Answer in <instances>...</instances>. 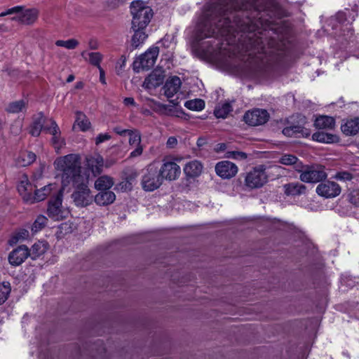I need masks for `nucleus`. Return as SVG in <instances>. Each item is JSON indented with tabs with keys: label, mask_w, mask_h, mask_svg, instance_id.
<instances>
[{
	"label": "nucleus",
	"mask_w": 359,
	"mask_h": 359,
	"mask_svg": "<svg viewBox=\"0 0 359 359\" xmlns=\"http://www.w3.org/2000/svg\"><path fill=\"white\" fill-rule=\"evenodd\" d=\"M254 0H214L201 17L196 27V39L206 38L235 36L238 32H248L245 41V51L252 58L263 62L267 54L273 50V41L264 39L262 33H252L249 27L251 20L245 15L243 10L250 7Z\"/></svg>",
	"instance_id": "f257e3e1"
},
{
	"label": "nucleus",
	"mask_w": 359,
	"mask_h": 359,
	"mask_svg": "<svg viewBox=\"0 0 359 359\" xmlns=\"http://www.w3.org/2000/svg\"><path fill=\"white\" fill-rule=\"evenodd\" d=\"M55 166L57 170L62 172V184L80 182L83 177L81 175V162L78 155L68 154L55 160Z\"/></svg>",
	"instance_id": "f03ea898"
},
{
	"label": "nucleus",
	"mask_w": 359,
	"mask_h": 359,
	"mask_svg": "<svg viewBox=\"0 0 359 359\" xmlns=\"http://www.w3.org/2000/svg\"><path fill=\"white\" fill-rule=\"evenodd\" d=\"M130 13L133 15L132 29H146L153 17L152 9L140 0L131 3Z\"/></svg>",
	"instance_id": "7ed1b4c3"
},
{
	"label": "nucleus",
	"mask_w": 359,
	"mask_h": 359,
	"mask_svg": "<svg viewBox=\"0 0 359 359\" xmlns=\"http://www.w3.org/2000/svg\"><path fill=\"white\" fill-rule=\"evenodd\" d=\"M297 171L300 173V180L305 183H318L327 177L325 166L320 164L299 165Z\"/></svg>",
	"instance_id": "20e7f679"
},
{
	"label": "nucleus",
	"mask_w": 359,
	"mask_h": 359,
	"mask_svg": "<svg viewBox=\"0 0 359 359\" xmlns=\"http://www.w3.org/2000/svg\"><path fill=\"white\" fill-rule=\"evenodd\" d=\"M12 14H17L16 16L11 18L13 21H17L22 25H31L36 21L39 12L36 8L25 9L22 6H17L1 13L0 17Z\"/></svg>",
	"instance_id": "39448f33"
},
{
	"label": "nucleus",
	"mask_w": 359,
	"mask_h": 359,
	"mask_svg": "<svg viewBox=\"0 0 359 359\" xmlns=\"http://www.w3.org/2000/svg\"><path fill=\"white\" fill-rule=\"evenodd\" d=\"M163 182L160 171L154 164H149L144 170L142 178V186L144 191H152L157 189Z\"/></svg>",
	"instance_id": "423d86ee"
},
{
	"label": "nucleus",
	"mask_w": 359,
	"mask_h": 359,
	"mask_svg": "<svg viewBox=\"0 0 359 359\" xmlns=\"http://www.w3.org/2000/svg\"><path fill=\"white\" fill-rule=\"evenodd\" d=\"M268 181L266 168L259 165L247 172L245 177V185L250 189H258L263 187Z\"/></svg>",
	"instance_id": "0eeeda50"
},
{
	"label": "nucleus",
	"mask_w": 359,
	"mask_h": 359,
	"mask_svg": "<svg viewBox=\"0 0 359 359\" xmlns=\"http://www.w3.org/2000/svg\"><path fill=\"white\" fill-rule=\"evenodd\" d=\"M159 53V48L152 46L144 53L140 55L133 62V69L139 72L140 70H149L156 63Z\"/></svg>",
	"instance_id": "6e6552de"
},
{
	"label": "nucleus",
	"mask_w": 359,
	"mask_h": 359,
	"mask_svg": "<svg viewBox=\"0 0 359 359\" xmlns=\"http://www.w3.org/2000/svg\"><path fill=\"white\" fill-rule=\"evenodd\" d=\"M85 181L84 178H83L80 182L73 184L76 190L72 194V198L77 206H87L93 200V196L90 195V189Z\"/></svg>",
	"instance_id": "1a4fd4ad"
},
{
	"label": "nucleus",
	"mask_w": 359,
	"mask_h": 359,
	"mask_svg": "<svg viewBox=\"0 0 359 359\" xmlns=\"http://www.w3.org/2000/svg\"><path fill=\"white\" fill-rule=\"evenodd\" d=\"M62 189H60L57 195L49 201L47 210L48 216L54 220H60L65 217V211L62 208Z\"/></svg>",
	"instance_id": "9d476101"
},
{
	"label": "nucleus",
	"mask_w": 359,
	"mask_h": 359,
	"mask_svg": "<svg viewBox=\"0 0 359 359\" xmlns=\"http://www.w3.org/2000/svg\"><path fill=\"white\" fill-rule=\"evenodd\" d=\"M316 191L320 196L331 198L338 196L341 194V189L337 182L326 180L317 186Z\"/></svg>",
	"instance_id": "9b49d317"
},
{
	"label": "nucleus",
	"mask_w": 359,
	"mask_h": 359,
	"mask_svg": "<svg viewBox=\"0 0 359 359\" xmlns=\"http://www.w3.org/2000/svg\"><path fill=\"white\" fill-rule=\"evenodd\" d=\"M269 114L265 109H255L247 111L243 116L244 121L249 126L263 125L269 120Z\"/></svg>",
	"instance_id": "f8f14e48"
},
{
	"label": "nucleus",
	"mask_w": 359,
	"mask_h": 359,
	"mask_svg": "<svg viewBox=\"0 0 359 359\" xmlns=\"http://www.w3.org/2000/svg\"><path fill=\"white\" fill-rule=\"evenodd\" d=\"M163 180L174 181L179 178L181 174V169L174 161H163L161 168H158Z\"/></svg>",
	"instance_id": "ddd939ff"
},
{
	"label": "nucleus",
	"mask_w": 359,
	"mask_h": 359,
	"mask_svg": "<svg viewBox=\"0 0 359 359\" xmlns=\"http://www.w3.org/2000/svg\"><path fill=\"white\" fill-rule=\"evenodd\" d=\"M50 126H45L44 130L52 135L51 142L57 153L65 145V140L61 137L60 130L53 119H50Z\"/></svg>",
	"instance_id": "4468645a"
},
{
	"label": "nucleus",
	"mask_w": 359,
	"mask_h": 359,
	"mask_svg": "<svg viewBox=\"0 0 359 359\" xmlns=\"http://www.w3.org/2000/svg\"><path fill=\"white\" fill-rule=\"evenodd\" d=\"M215 168L217 175L222 179L233 177L238 170L237 165L229 161L218 162Z\"/></svg>",
	"instance_id": "2eb2a0df"
},
{
	"label": "nucleus",
	"mask_w": 359,
	"mask_h": 359,
	"mask_svg": "<svg viewBox=\"0 0 359 359\" xmlns=\"http://www.w3.org/2000/svg\"><path fill=\"white\" fill-rule=\"evenodd\" d=\"M29 255L30 252L28 248L22 245L9 253L8 262L12 266H19L25 261Z\"/></svg>",
	"instance_id": "dca6fc26"
},
{
	"label": "nucleus",
	"mask_w": 359,
	"mask_h": 359,
	"mask_svg": "<svg viewBox=\"0 0 359 359\" xmlns=\"http://www.w3.org/2000/svg\"><path fill=\"white\" fill-rule=\"evenodd\" d=\"M182 85L178 76H172L167 80L163 87L164 94L168 98L173 97L180 90Z\"/></svg>",
	"instance_id": "f3484780"
},
{
	"label": "nucleus",
	"mask_w": 359,
	"mask_h": 359,
	"mask_svg": "<svg viewBox=\"0 0 359 359\" xmlns=\"http://www.w3.org/2000/svg\"><path fill=\"white\" fill-rule=\"evenodd\" d=\"M203 168V166L201 161L194 160L185 165L184 172L188 177H196L201 174Z\"/></svg>",
	"instance_id": "a211bd4d"
},
{
	"label": "nucleus",
	"mask_w": 359,
	"mask_h": 359,
	"mask_svg": "<svg viewBox=\"0 0 359 359\" xmlns=\"http://www.w3.org/2000/svg\"><path fill=\"white\" fill-rule=\"evenodd\" d=\"M45 117L42 112L38 113L33 118V122L30 126L29 133L34 137H38L42 129L44 130L43 124Z\"/></svg>",
	"instance_id": "6ab92c4d"
},
{
	"label": "nucleus",
	"mask_w": 359,
	"mask_h": 359,
	"mask_svg": "<svg viewBox=\"0 0 359 359\" xmlns=\"http://www.w3.org/2000/svg\"><path fill=\"white\" fill-rule=\"evenodd\" d=\"M314 126L319 130H332L335 127V120L329 116H320L314 122Z\"/></svg>",
	"instance_id": "aec40b11"
},
{
	"label": "nucleus",
	"mask_w": 359,
	"mask_h": 359,
	"mask_svg": "<svg viewBox=\"0 0 359 359\" xmlns=\"http://www.w3.org/2000/svg\"><path fill=\"white\" fill-rule=\"evenodd\" d=\"M18 190L23 200L25 202L30 203L33 187L26 177L20 181V184L18 185Z\"/></svg>",
	"instance_id": "412c9836"
},
{
	"label": "nucleus",
	"mask_w": 359,
	"mask_h": 359,
	"mask_svg": "<svg viewBox=\"0 0 359 359\" xmlns=\"http://www.w3.org/2000/svg\"><path fill=\"white\" fill-rule=\"evenodd\" d=\"M116 199L115 194L111 191H100L95 196V202L99 205H108Z\"/></svg>",
	"instance_id": "4be33fe9"
},
{
	"label": "nucleus",
	"mask_w": 359,
	"mask_h": 359,
	"mask_svg": "<svg viewBox=\"0 0 359 359\" xmlns=\"http://www.w3.org/2000/svg\"><path fill=\"white\" fill-rule=\"evenodd\" d=\"M285 194L287 196H297L304 194L306 187L299 182H291L283 186Z\"/></svg>",
	"instance_id": "5701e85b"
},
{
	"label": "nucleus",
	"mask_w": 359,
	"mask_h": 359,
	"mask_svg": "<svg viewBox=\"0 0 359 359\" xmlns=\"http://www.w3.org/2000/svg\"><path fill=\"white\" fill-rule=\"evenodd\" d=\"M123 175L125 182H122L120 184L121 189L130 190L132 189V184L137 178L138 173L134 168H126L123 170Z\"/></svg>",
	"instance_id": "b1692460"
},
{
	"label": "nucleus",
	"mask_w": 359,
	"mask_h": 359,
	"mask_svg": "<svg viewBox=\"0 0 359 359\" xmlns=\"http://www.w3.org/2000/svg\"><path fill=\"white\" fill-rule=\"evenodd\" d=\"M55 184H49L46 186L41 187L39 189L34 191V194L32 196L30 203L39 202L43 201L52 191L53 188H55Z\"/></svg>",
	"instance_id": "393cba45"
},
{
	"label": "nucleus",
	"mask_w": 359,
	"mask_h": 359,
	"mask_svg": "<svg viewBox=\"0 0 359 359\" xmlns=\"http://www.w3.org/2000/svg\"><path fill=\"white\" fill-rule=\"evenodd\" d=\"M312 139L314 141L326 144L335 143L339 141L338 136L320 130L312 135Z\"/></svg>",
	"instance_id": "a878e982"
},
{
	"label": "nucleus",
	"mask_w": 359,
	"mask_h": 359,
	"mask_svg": "<svg viewBox=\"0 0 359 359\" xmlns=\"http://www.w3.org/2000/svg\"><path fill=\"white\" fill-rule=\"evenodd\" d=\"M28 102L25 100H20L11 102L6 107V111L10 114L25 112L27 109Z\"/></svg>",
	"instance_id": "bb28decb"
},
{
	"label": "nucleus",
	"mask_w": 359,
	"mask_h": 359,
	"mask_svg": "<svg viewBox=\"0 0 359 359\" xmlns=\"http://www.w3.org/2000/svg\"><path fill=\"white\" fill-rule=\"evenodd\" d=\"M146 29H133L134 34L131 39V46L137 48L144 43L148 35L145 32Z\"/></svg>",
	"instance_id": "cd10ccee"
},
{
	"label": "nucleus",
	"mask_w": 359,
	"mask_h": 359,
	"mask_svg": "<svg viewBox=\"0 0 359 359\" xmlns=\"http://www.w3.org/2000/svg\"><path fill=\"white\" fill-rule=\"evenodd\" d=\"M342 132L346 135H354L359 132V119L355 118L341 126Z\"/></svg>",
	"instance_id": "c85d7f7f"
},
{
	"label": "nucleus",
	"mask_w": 359,
	"mask_h": 359,
	"mask_svg": "<svg viewBox=\"0 0 359 359\" xmlns=\"http://www.w3.org/2000/svg\"><path fill=\"white\" fill-rule=\"evenodd\" d=\"M103 164V158L100 155H96L88 159V165L94 175L101 173Z\"/></svg>",
	"instance_id": "c756f323"
},
{
	"label": "nucleus",
	"mask_w": 359,
	"mask_h": 359,
	"mask_svg": "<svg viewBox=\"0 0 359 359\" xmlns=\"http://www.w3.org/2000/svg\"><path fill=\"white\" fill-rule=\"evenodd\" d=\"M114 184V182L112 177L103 175L96 180L95 187L99 191H109Z\"/></svg>",
	"instance_id": "7c9ffc66"
},
{
	"label": "nucleus",
	"mask_w": 359,
	"mask_h": 359,
	"mask_svg": "<svg viewBox=\"0 0 359 359\" xmlns=\"http://www.w3.org/2000/svg\"><path fill=\"white\" fill-rule=\"evenodd\" d=\"M36 160V155L28 151H25L20 153L19 156L17 158V163L20 166H27L32 163Z\"/></svg>",
	"instance_id": "2f4dec72"
},
{
	"label": "nucleus",
	"mask_w": 359,
	"mask_h": 359,
	"mask_svg": "<svg viewBox=\"0 0 359 359\" xmlns=\"http://www.w3.org/2000/svg\"><path fill=\"white\" fill-rule=\"evenodd\" d=\"M48 249V245L44 241H38L35 243L29 250L30 255L32 259H36L40 255L44 254Z\"/></svg>",
	"instance_id": "473e14b6"
},
{
	"label": "nucleus",
	"mask_w": 359,
	"mask_h": 359,
	"mask_svg": "<svg viewBox=\"0 0 359 359\" xmlns=\"http://www.w3.org/2000/svg\"><path fill=\"white\" fill-rule=\"evenodd\" d=\"M29 236V231L25 229L16 230L11 236L8 243L11 245H15L20 241L27 239Z\"/></svg>",
	"instance_id": "72a5a7b5"
},
{
	"label": "nucleus",
	"mask_w": 359,
	"mask_h": 359,
	"mask_svg": "<svg viewBox=\"0 0 359 359\" xmlns=\"http://www.w3.org/2000/svg\"><path fill=\"white\" fill-rule=\"evenodd\" d=\"M82 57H83L86 60H88V62L97 68L100 66V62L102 60V55L98 52H91L87 53L86 51H83L81 53Z\"/></svg>",
	"instance_id": "f704fd0d"
},
{
	"label": "nucleus",
	"mask_w": 359,
	"mask_h": 359,
	"mask_svg": "<svg viewBox=\"0 0 359 359\" xmlns=\"http://www.w3.org/2000/svg\"><path fill=\"white\" fill-rule=\"evenodd\" d=\"M278 162L285 165H293L294 168L297 171V166L302 165V163L298 159V158L292 154H285L281 156L279 158Z\"/></svg>",
	"instance_id": "c9c22d12"
},
{
	"label": "nucleus",
	"mask_w": 359,
	"mask_h": 359,
	"mask_svg": "<svg viewBox=\"0 0 359 359\" xmlns=\"http://www.w3.org/2000/svg\"><path fill=\"white\" fill-rule=\"evenodd\" d=\"M232 107L229 102H225L221 106H218L215 109V115L217 118H224L232 111Z\"/></svg>",
	"instance_id": "e433bc0d"
},
{
	"label": "nucleus",
	"mask_w": 359,
	"mask_h": 359,
	"mask_svg": "<svg viewBox=\"0 0 359 359\" xmlns=\"http://www.w3.org/2000/svg\"><path fill=\"white\" fill-rule=\"evenodd\" d=\"M76 123L83 131L87 130L90 125L86 115L80 111L76 112Z\"/></svg>",
	"instance_id": "4c0bfd02"
},
{
	"label": "nucleus",
	"mask_w": 359,
	"mask_h": 359,
	"mask_svg": "<svg viewBox=\"0 0 359 359\" xmlns=\"http://www.w3.org/2000/svg\"><path fill=\"white\" fill-rule=\"evenodd\" d=\"M184 107L190 110L199 111L205 107V102L201 99L188 100L184 103Z\"/></svg>",
	"instance_id": "58836bf2"
},
{
	"label": "nucleus",
	"mask_w": 359,
	"mask_h": 359,
	"mask_svg": "<svg viewBox=\"0 0 359 359\" xmlns=\"http://www.w3.org/2000/svg\"><path fill=\"white\" fill-rule=\"evenodd\" d=\"M48 219L43 215H39L32 226V231L36 233L43 229L47 224Z\"/></svg>",
	"instance_id": "ea45409f"
},
{
	"label": "nucleus",
	"mask_w": 359,
	"mask_h": 359,
	"mask_svg": "<svg viewBox=\"0 0 359 359\" xmlns=\"http://www.w3.org/2000/svg\"><path fill=\"white\" fill-rule=\"evenodd\" d=\"M11 290L9 283L4 282L0 284V305L3 304L8 299Z\"/></svg>",
	"instance_id": "a19ab883"
},
{
	"label": "nucleus",
	"mask_w": 359,
	"mask_h": 359,
	"mask_svg": "<svg viewBox=\"0 0 359 359\" xmlns=\"http://www.w3.org/2000/svg\"><path fill=\"white\" fill-rule=\"evenodd\" d=\"M127 135L129 136L130 146H138L141 143V133L137 130H129Z\"/></svg>",
	"instance_id": "79ce46f5"
},
{
	"label": "nucleus",
	"mask_w": 359,
	"mask_h": 359,
	"mask_svg": "<svg viewBox=\"0 0 359 359\" xmlns=\"http://www.w3.org/2000/svg\"><path fill=\"white\" fill-rule=\"evenodd\" d=\"M55 45L60 47H65L67 49H74L78 45L79 41L76 39H71L67 41L57 40L55 42Z\"/></svg>",
	"instance_id": "37998d69"
},
{
	"label": "nucleus",
	"mask_w": 359,
	"mask_h": 359,
	"mask_svg": "<svg viewBox=\"0 0 359 359\" xmlns=\"http://www.w3.org/2000/svg\"><path fill=\"white\" fill-rule=\"evenodd\" d=\"M302 128L299 126H290L285 127L283 130V134L287 137H293L300 133Z\"/></svg>",
	"instance_id": "c03bdc74"
},
{
	"label": "nucleus",
	"mask_w": 359,
	"mask_h": 359,
	"mask_svg": "<svg viewBox=\"0 0 359 359\" xmlns=\"http://www.w3.org/2000/svg\"><path fill=\"white\" fill-rule=\"evenodd\" d=\"M160 83L161 81H158L156 79L155 74H150L145 79L143 86L146 88L150 89L158 86Z\"/></svg>",
	"instance_id": "a18cd8bd"
},
{
	"label": "nucleus",
	"mask_w": 359,
	"mask_h": 359,
	"mask_svg": "<svg viewBox=\"0 0 359 359\" xmlns=\"http://www.w3.org/2000/svg\"><path fill=\"white\" fill-rule=\"evenodd\" d=\"M333 178L342 182L351 181L353 179V175L348 171H339L334 175Z\"/></svg>",
	"instance_id": "49530a36"
},
{
	"label": "nucleus",
	"mask_w": 359,
	"mask_h": 359,
	"mask_svg": "<svg viewBox=\"0 0 359 359\" xmlns=\"http://www.w3.org/2000/svg\"><path fill=\"white\" fill-rule=\"evenodd\" d=\"M226 157L229 158L243 160V159H246L248 156L245 152L233 151H228L226 153Z\"/></svg>",
	"instance_id": "de8ad7c7"
},
{
	"label": "nucleus",
	"mask_w": 359,
	"mask_h": 359,
	"mask_svg": "<svg viewBox=\"0 0 359 359\" xmlns=\"http://www.w3.org/2000/svg\"><path fill=\"white\" fill-rule=\"evenodd\" d=\"M155 105L156 106L157 109L161 111L162 113L167 115H170L171 114L170 106L161 104L160 102H155Z\"/></svg>",
	"instance_id": "09e8293b"
},
{
	"label": "nucleus",
	"mask_w": 359,
	"mask_h": 359,
	"mask_svg": "<svg viewBox=\"0 0 359 359\" xmlns=\"http://www.w3.org/2000/svg\"><path fill=\"white\" fill-rule=\"evenodd\" d=\"M60 233L67 234L72 231L71 224L67 222L62 223L59 226Z\"/></svg>",
	"instance_id": "8fccbe9b"
},
{
	"label": "nucleus",
	"mask_w": 359,
	"mask_h": 359,
	"mask_svg": "<svg viewBox=\"0 0 359 359\" xmlns=\"http://www.w3.org/2000/svg\"><path fill=\"white\" fill-rule=\"evenodd\" d=\"M111 138V136L107 133L105 134H100L95 140L96 144H99L104 141L109 140Z\"/></svg>",
	"instance_id": "3c124183"
},
{
	"label": "nucleus",
	"mask_w": 359,
	"mask_h": 359,
	"mask_svg": "<svg viewBox=\"0 0 359 359\" xmlns=\"http://www.w3.org/2000/svg\"><path fill=\"white\" fill-rule=\"evenodd\" d=\"M135 147H136L134 151H133L130 154V156L132 158L140 156L143 151V148L140 144L138 146H135Z\"/></svg>",
	"instance_id": "603ef678"
},
{
	"label": "nucleus",
	"mask_w": 359,
	"mask_h": 359,
	"mask_svg": "<svg viewBox=\"0 0 359 359\" xmlns=\"http://www.w3.org/2000/svg\"><path fill=\"white\" fill-rule=\"evenodd\" d=\"M177 144V140L175 137H170L166 142V145L169 148L175 147Z\"/></svg>",
	"instance_id": "864d4df0"
},
{
	"label": "nucleus",
	"mask_w": 359,
	"mask_h": 359,
	"mask_svg": "<svg viewBox=\"0 0 359 359\" xmlns=\"http://www.w3.org/2000/svg\"><path fill=\"white\" fill-rule=\"evenodd\" d=\"M351 202L355 206L359 207V192H357L351 196Z\"/></svg>",
	"instance_id": "5fc2aeb1"
},
{
	"label": "nucleus",
	"mask_w": 359,
	"mask_h": 359,
	"mask_svg": "<svg viewBox=\"0 0 359 359\" xmlns=\"http://www.w3.org/2000/svg\"><path fill=\"white\" fill-rule=\"evenodd\" d=\"M114 132L121 135V136H125L128 133L129 130L128 129H122L121 127H116L114 128Z\"/></svg>",
	"instance_id": "6e6d98bb"
},
{
	"label": "nucleus",
	"mask_w": 359,
	"mask_h": 359,
	"mask_svg": "<svg viewBox=\"0 0 359 359\" xmlns=\"http://www.w3.org/2000/svg\"><path fill=\"white\" fill-rule=\"evenodd\" d=\"M98 69L100 72V81L102 84L105 85L107 82L104 76V72L101 67H99Z\"/></svg>",
	"instance_id": "4d7b16f0"
},
{
	"label": "nucleus",
	"mask_w": 359,
	"mask_h": 359,
	"mask_svg": "<svg viewBox=\"0 0 359 359\" xmlns=\"http://www.w3.org/2000/svg\"><path fill=\"white\" fill-rule=\"evenodd\" d=\"M123 103L126 105H135V102L133 97H126L123 100Z\"/></svg>",
	"instance_id": "13d9d810"
},
{
	"label": "nucleus",
	"mask_w": 359,
	"mask_h": 359,
	"mask_svg": "<svg viewBox=\"0 0 359 359\" xmlns=\"http://www.w3.org/2000/svg\"><path fill=\"white\" fill-rule=\"evenodd\" d=\"M84 86V84L82 81L77 82L75 85V88L76 89H82Z\"/></svg>",
	"instance_id": "bf43d9fd"
},
{
	"label": "nucleus",
	"mask_w": 359,
	"mask_h": 359,
	"mask_svg": "<svg viewBox=\"0 0 359 359\" xmlns=\"http://www.w3.org/2000/svg\"><path fill=\"white\" fill-rule=\"evenodd\" d=\"M20 130H21V126H20L17 128H15L14 126H12V128H11L12 133H15V134H18L20 131Z\"/></svg>",
	"instance_id": "052dcab7"
},
{
	"label": "nucleus",
	"mask_w": 359,
	"mask_h": 359,
	"mask_svg": "<svg viewBox=\"0 0 359 359\" xmlns=\"http://www.w3.org/2000/svg\"><path fill=\"white\" fill-rule=\"evenodd\" d=\"M74 80V76L72 74L69 75V76L67 79V82L70 83Z\"/></svg>",
	"instance_id": "680f3d73"
},
{
	"label": "nucleus",
	"mask_w": 359,
	"mask_h": 359,
	"mask_svg": "<svg viewBox=\"0 0 359 359\" xmlns=\"http://www.w3.org/2000/svg\"><path fill=\"white\" fill-rule=\"evenodd\" d=\"M225 148H226V145H225V144H219V149H220V150H224V149H225Z\"/></svg>",
	"instance_id": "e2e57ef3"
},
{
	"label": "nucleus",
	"mask_w": 359,
	"mask_h": 359,
	"mask_svg": "<svg viewBox=\"0 0 359 359\" xmlns=\"http://www.w3.org/2000/svg\"><path fill=\"white\" fill-rule=\"evenodd\" d=\"M170 102H172L174 105H177L178 104L177 100H170Z\"/></svg>",
	"instance_id": "0e129e2a"
},
{
	"label": "nucleus",
	"mask_w": 359,
	"mask_h": 359,
	"mask_svg": "<svg viewBox=\"0 0 359 359\" xmlns=\"http://www.w3.org/2000/svg\"><path fill=\"white\" fill-rule=\"evenodd\" d=\"M124 66H125V60H123L122 63H121L120 67L122 68Z\"/></svg>",
	"instance_id": "69168bd1"
},
{
	"label": "nucleus",
	"mask_w": 359,
	"mask_h": 359,
	"mask_svg": "<svg viewBox=\"0 0 359 359\" xmlns=\"http://www.w3.org/2000/svg\"><path fill=\"white\" fill-rule=\"evenodd\" d=\"M341 15H342V13H339V17H340Z\"/></svg>",
	"instance_id": "338daca9"
}]
</instances>
